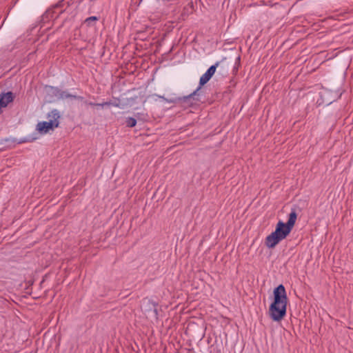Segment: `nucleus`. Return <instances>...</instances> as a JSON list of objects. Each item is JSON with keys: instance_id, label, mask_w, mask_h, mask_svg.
<instances>
[{"instance_id": "1", "label": "nucleus", "mask_w": 353, "mask_h": 353, "mask_svg": "<svg viewBox=\"0 0 353 353\" xmlns=\"http://www.w3.org/2000/svg\"><path fill=\"white\" fill-rule=\"evenodd\" d=\"M297 219V214L294 210L289 215L287 223L279 221L276 225L275 230L266 236L265 245L269 249L274 248L277 244L285 239L291 232Z\"/></svg>"}, {"instance_id": "2", "label": "nucleus", "mask_w": 353, "mask_h": 353, "mask_svg": "<svg viewBox=\"0 0 353 353\" xmlns=\"http://www.w3.org/2000/svg\"><path fill=\"white\" fill-rule=\"evenodd\" d=\"M274 301L269 308V315L274 321H281L286 314L288 297L285 287L279 285L274 290Z\"/></svg>"}, {"instance_id": "3", "label": "nucleus", "mask_w": 353, "mask_h": 353, "mask_svg": "<svg viewBox=\"0 0 353 353\" xmlns=\"http://www.w3.org/2000/svg\"><path fill=\"white\" fill-rule=\"evenodd\" d=\"M60 112L57 110H52L48 114V121H41L37 124L36 130L41 134H44L52 132L59 125Z\"/></svg>"}, {"instance_id": "4", "label": "nucleus", "mask_w": 353, "mask_h": 353, "mask_svg": "<svg viewBox=\"0 0 353 353\" xmlns=\"http://www.w3.org/2000/svg\"><path fill=\"white\" fill-rule=\"evenodd\" d=\"M219 62H216L214 65L209 68L207 72L201 76L199 80L200 86L204 85L207 83L212 77L214 74L216 68L219 66Z\"/></svg>"}, {"instance_id": "5", "label": "nucleus", "mask_w": 353, "mask_h": 353, "mask_svg": "<svg viewBox=\"0 0 353 353\" xmlns=\"http://www.w3.org/2000/svg\"><path fill=\"white\" fill-rule=\"evenodd\" d=\"M46 92L50 95H54L58 99H64V98H68V97H74V96L66 94L65 92H62L57 88H53V87H49L46 88Z\"/></svg>"}, {"instance_id": "6", "label": "nucleus", "mask_w": 353, "mask_h": 353, "mask_svg": "<svg viewBox=\"0 0 353 353\" xmlns=\"http://www.w3.org/2000/svg\"><path fill=\"white\" fill-rule=\"evenodd\" d=\"M13 94L11 92L2 94L0 97V114L2 112V108H6L8 104L12 101Z\"/></svg>"}, {"instance_id": "7", "label": "nucleus", "mask_w": 353, "mask_h": 353, "mask_svg": "<svg viewBox=\"0 0 353 353\" xmlns=\"http://www.w3.org/2000/svg\"><path fill=\"white\" fill-rule=\"evenodd\" d=\"M126 125L128 127H134L137 124V121L134 118H132V117H129L126 119Z\"/></svg>"}, {"instance_id": "8", "label": "nucleus", "mask_w": 353, "mask_h": 353, "mask_svg": "<svg viewBox=\"0 0 353 353\" xmlns=\"http://www.w3.org/2000/svg\"><path fill=\"white\" fill-rule=\"evenodd\" d=\"M97 20V18L96 17H90L85 20V23H86L89 26V25H90L91 22L95 21Z\"/></svg>"}, {"instance_id": "9", "label": "nucleus", "mask_w": 353, "mask_h": 353, "mask_svg": "<svg viewBox=\"0 0 353 353\" xmlns=\"http://www.w3.org/2000/svg\"><path fill=\"white\" fill-rule=\"evenodd\" d=\"M107 103H103V104H99V103H97V104H94V103H90V105H106Z\"/></svg>"}]
</instances>
